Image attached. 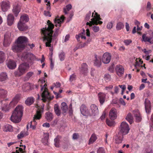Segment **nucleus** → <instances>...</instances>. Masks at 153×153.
<instances>
[{"label":"nucleus","mask_w":153,"mask_h":153,"mask_svg":"<svg viewBox=\"0 0 153 153\" xmlns=\"http://www.w3.org/2000/svg\"><path fill=\"white\" fill-rule=\"evenodd\" d=\"M24 45H20L16 41V44L13 45L12 47V49L13 52H18L21 51L24 49Z\"/></svg>","instance_id":"10"},{"label":"nucleus","mask_w":153,"mask_h":153,"mask_svg":"<svg viewBox=\"0 0 153 153\" xmlns=\"http://www.w3.org/2000/svg\"><path fill=\"white\" fill-rule=\"evenodd\" d=\"M126 119L130 124H131L133 122V117L130 113H128L127 114L126 117Z\"/></svg>","instance_id":"38"},{"label":"nucleus","mask_w":153,"mask_h":153,"mask_svg":"<svg viewBox=\"0 0 153 153\" xmlns=\"http://www.w3.org/2000/svg\"><path fill=\"white\" fill-rule=\"evenodd\" d=\"M35 99L33 97H28L25 101V104L27 105L30 106L33 103Z\"/></svg>","instance_id":"32"},{"label":"nucleus","mask_w":153,"mask_h":153,"mask_svg":"<svg viewBox=\"0 0 153 153\" xmlns=\"http://www.w3.org/2000/svg\"><path fill=\"white\" fill-rule=\"evenodd\" d=\"M120 131L119 132L121 133L123 135H125L128 134L130 130L128 125L125 122L123 121L120 125Z\"/></svg>","instance_id":"6"},{"label":"nucleus","mask_w":153,"mask_h":153,"mask_svg":"<svg viewBox=\"0 0 153 153\" xmlns=\"http://www.w3.org/2000/svg\"><path fill=\"white\" fill-rule=\"evenodd\" d=\"M123 135L119 133L117 134L115 137V142L116 144H119L122 143L123 140Z\"/></svg>","instance_id":"18"},{"label":"nucleus","mask_w":153,"mask_h":153,"mask_svg":"<svg viewBox=\"0 0 153 153\" xmlns=\"http://www.w3.org/2000/svg\"><path fill=\"white\" fill-rule=\"evenodd\" d=\"M89 116H95L99 114L98 107L95 104H92L90 107Z\"/></svg>","instance_id":"9"},{"label":"nucleus","mask_w":153,"mask_h":153,"mask_svg":"<svg viewBox=\"0 0 153 153\" xmlns=\"http://www.w3.org/2000/svg\"><path fill=\"white\" fill-rule=\"evenodd\" d=\"M79 135L77 133H74L73 135V139L74 140H76L79 138Z\"/></svg>","instance_id":"55"},{"label":"nucleus","mask_w":153,"mask_h":153,"mask_svg":"<svg viewBox=\"0 0 153 153\" xmlns=\"http://www.w3.org/2000/svg\"><path fill=\"white\" fill-rule=\"evenodd\" d=\"M65 17L63 16H62L60 18L56 19L55 18L54 20V23L56 24L55 26L56 27L60 26L61 23L63 22L65 19Z\"/></svg>","instance_id":"29"},{"label":"nucleus","mask_w":153,"mask_h":153,"mask_svg":"<svg viewBox=\"0 0 153 153\" xmlns=\"http://www.w3.org/2000/svg\"><path fill=\"white\" fill-rule=\"evenodd\" d=\"M92 29L93 31L95 33L98 32L100 30L99 27L96 26H94L92 27Z\"/></svg>","instance_id":"52"},{"label":"nucleus","mask_w":153,"mask_h":153,"mask_svg":"<svg viewBox=\"0 0 153 153\" xmlns=\"http://www.w3.org/2000/svg\"><path fill=\"white\" fill-rule=\"evenodd\" d=\"M69 113L70 115H72L73 112V110L72 108V103L71 102L68 108Z\"/></svg>","instance_id":"49"},{"label":"nucleus","mask_w":153,"mask_h":153,"mask_svg":"<svg viewBox=\"0 0 153 153\" xmlns=\"http://www.w3.org/2000/svg\"><path fill=\"white\" fill-rule=\"evenodd\" d=\"M8 79V76L6 73L2 72L0 74V82L5 81Z\"/></svg>","instance_id":"31"},{"label":"nucleus","mask_w":153,"mask_h":153,"mask_svg":"<svg viewBox=\"0 0 153 153\" xmlns=\"http://www.w3.org/2000/svg\"><path fill=\"white\" fill-rule=\"evenodd\" d=\"M94 64V66L98 67H100L101 65V58L99 57H97V55H95Z\"/></svg>","instance_id":"27"},{"label":"nucleus","mask_w":153,"mask_h":153,"mask_svg":"<svg viewBox=\"0 0 153 153\" xmlns=\"http://www.w3.org/2000/svg\"><path fill=\"white\" fill-rule=\"evenodd\" d=\"M22 88L23 91L25 92H27L30 90V86L29 84L28 83L25 84L23 86Z\"/></svg>","instance_id":"44"},{"label":"nucleus","mask_w":153,"mask_h":153,"mask_svg":"<svg viewBox=\"0 0 153 153\" xmlns=\"http://www.w3.org/2000/svg\"><path fill=\"white\" fill-rule=\"evenodd\" d=\"M145 108L146 113L149 114L151 111V102L150 101L147 99H145Z\"/></svg>","instance_id":"20"},{"label":"nucleus","mask_w":153,"mask_h":153,"mask_svg":"<svg viewBox=\"0 0 153 153\" xmlns=\"http://www.w3.org/2000/svg\"><path fill=\"white\" fill-rule=\"evenodd\" d=\"M45 118L48 121H51L53 118L52 114L49 112H46L45 113Z\"/></svg>","instance_id":"39"},{"label":"nucleus","mask_w":153,"mask_h":153,"mask_svg":"<svg viewBox=\"0 0 153 153\" xmlns=\"http://www.w3.org/2000/svg\"><path fill=\"white\" fill-rule=\"evenodd\" d=\"M76 78V75L74 74H72V75H71L69 78V81L71 82H72Z\"/></svg>","instance_id":"50"},{"label":"nucleus","mask_w":153,"mask_h":153,"mask_svg":"<svg viewBox=\"0 0 153 153\" xmlns=\"http://www.w3.org/2000/svg\"><path fill=\"white\" fill-rule=\"evenodd\" d=\"M21 10V5L20 3H17L15 4L13 7L12 10L13 13L16 17L17 16Z\"/></svg>","instance_id":"16"},{"label":"nucleus","mask_w":153,"mask_h":153,"mask_svg":"<svg viewBox=\"0 0 153 153\" xmlns=\"http://www.w3.org/2000/svg\"><path fill=\"white\" fill-rule=\"evenodd\" d=\"M3 130L5 131H12L13 130L12 126L9 124H6L4 126Z\"/></svg>","instance_id":"41"},{"label":"nucleus","mask_w":153,"mask_h":153,"mask_svg":"<svg viewBox=\"0 0 153 153\" xmlns=\"http://www.w3.org/2000/svg\"><path fill=\"white\" fill-rule=\"evenodd\" d=\"M59 57L61 61H63L65 58V53L63 52H61L59 54Z\"/></svg>","instance_id":"47"},{"label":"nucleus","mask_w":153,"mask_h":153,"mask_svg":"<svg viewBox=\"0 0 153 153\" xmlns=\"http://www.w3.org/2000/svg\"><path fill=\"white\" fill-rule=\"evenodd\" d=\"M6 56L4 52L0 51V64L3 63L5 60Z\"/></svg>","instance_id":"40"},{"label":"nucleus","mask_w":153,"mask_h":153,"mask_svg":"<svg viewBox=\"0 0 153 153\" xmlns=\"http://www.w3.org/2000/svg\"><path fill=\"white\" fill-rule=\"evenodd\" d=\"M97 139V138L95 134L94 133L93 134L91 135L89 140L88 143V145H90L93 144L95 141Z\"/></svg>","instance_id":"36"},{"label":"nucleus","mask_w":153,"mask_h":153,"mask_svg":"<svg viewBox=\"0 0 153 153\" xmlns=\"http://www.w3.org/2000/svg\"><path fill=\"white\" fill-rule=\"evenodd\" d=\"M7 94V91L3 89L0 88V97L4 98L6 97Z\"/></svg>","instance_id":"42"},{"label":"nucleus","mask_w":153,"mask_h":153,"mask_svg":"<svg viewBox=\"0 0 153 153\" xmlns=\"http://www.w3.org/2000/svg\"><path fill=\"white\" fill-rule=\"evenodd\" d=\"M117 112L116 109L114 108H112L110 111L109 117L110 119L114 120L117 117Z\"/></svg>","instance_id":"21"},{"label":"nucleus","mask_w":153,"mask_h":153,"mask_svg":"<svg viewBox=\"0 0 153 153\" xmlns=\"http://www.w3.org/2000/svg\"><path fill=\"white\" fill-rule=\"evenodd\" d=\"M11 108L7 104H4L2 106V110L3 111L6 112L9 111V110Z\"/></svg>","instance_id":"43"},{"label":"nucleus","mask_w":153,"mask_h":153,"mask_svg":"<svg viewBox=\"0 0 153 153\" xmlns=\"http://www.w3.org/2000/svg\"><path fill=\"white\" fill-rule=\"evenodd\" d=\"M111 58V56L110 53L106 52L103 55L102 62L104 64H108L110 62Z\"/></svg>","instance_id":"11"},{"label":"nucleus","mask_w":153,"mask_h":153,"mask_svg":"<svg viewBox=\"0 0 153 153\" xmlns=\"http://www.w3.org/2000/svg\"><path fill=\"white\" fill-rule=\"evenodd\" d=\"M13 38L11 37V33L8 32L6 33L4 35V39L3 42V45L5 47L9 45Z\"/></svg>","instance_id":"8"},{"label":"nucleus","mask_w":153,"mask_h":153,"mask_svg":"<svg viewBox=\"0 0 153 153\" xmlns=\"http://www.w3.org/2000/svg\"><path fill=\"white\" fill-rule=\"evenodd\" d=\"M44 14L45 16H48L49 17H51V14L50 13V12H49V11H44Z\"/></svg>","instance_id":"56"},{"label":"nucleus","mask_w":153,"mask_h":153,"mask_svg":"<svg viewBox=\"0 0 153 153\" xmlns=\"http://www.w3.org/2000/svg\"><path fill=\"white\" fill-rule=\"evenodd\" d=\"M98 97L101 105H102L105 100L106 94L102 93L100 92L98 94Z\"/></svg>","instance_id":"24"},{"label":"nucleus","mask_w":153,"mask_h":153,"mask_svg":"<svg viewBox=\"0 0 153 153\" xmlns=\"http://www.w3.org/2000/svg\"><path fill=\"white\" fill-rule=\"evenodd\" d=\"M47 86V85L46 84L43 86L42 85H41V90L42 91H43L41 94L42 100L44 102H45L47 100H51L54 97L53 96H51L50 93L48 91L47 88L46 87Z\"/></svg>","instance_id":"5"},{"label":"nucleus","mask_w":153,"mask_h":153,"mask_svg":"<svg viewBox=\"0 0 153 153\" xmlns=\"http://www.w3.org/2000/svg\"><path fill=\"white\" fill-rule=\"evenodd\" d=\"M94 13L93 12L92 13V17H94V18L91 19V23L93 25L102 24V22L100 21V20L101 19L100 17V15H98L97 13L95 12V15L93 16Z\"/></svg>","instance_id":"7"},{"label":"nucleus","mask_w":153,"mask_h":153,"mask_svg":"<svg viewBox=\"0 0 153 153\" xmlns=\"http://www.w3.org/2000/svg\"><path fill=\"white\" fill-rule=\"evenodd\" d=\"M59 28L58 27L56 29V30L55 31L53 35V33H52L51 36V38H52V40H54L56 39H57V37L59 35Z\"/></svg>","instance_id":"35"},{"label":"nucleus","mask_w":153,"mask_h":153,"mask_svg":"<svg viewBox=\"0 0 153 153\" xmlns=\"http://www.w3.org/2000/svg\"><path fill=\"white\" fill-rule=\"evenodd\" d=\"M24 136V134L22 132H21L20 134H19L17 135V137L18 139H20L23 137Z\"/></svg>","instance_id":"60"},{"label":"nucleus","mask_w":153,"mask_h":153,"mask_svg":"<svg viewBox=\"0 0 153 153\" xmlns=\"http://www.w3.org/2000/svg\"><path fill=\"white\" fill-rule=\"evenodd\" d=\"M1 10L3 12L7 11L10 7L9 2L7 1H2L1 3Z\"/></svg>","instance_id":"12"},{"label":"nucleus","mask_w":153,"mask_h":153,"mask_svg":"<svg viewBox=\"0 0 153 153\" xmlns=\"http://www.w3.org/2000/svg\"><path fill=\"white\" fill-rule=\"evenodd\" d=\"M112 26L113 23L111 22L108 23L107 25V28L109 29L111 28L112 27Z\"/></svg>","instance_id":"57"},{"label":"nucleus","mask_w":153,"mask_h":153,"mask_svg":"<svg viewBox=\"0 0 153 153\" xmlns=\"http://www.w3.org/2000/svg\"><path fill=\"white\" fill-rule=\"evenodd\" d=\"M133 114L135 117L136 121L137 122H140L142 120L141 115L137 110L133 111Z\"/></svg>","instance_id":"30"},{"label":"nucleus","mask_w":153,"mask_h":153,"mask_svg":"<svg viewBox=\"0 0 153 153\" xmlns=\"http://www.w3.org/2000/svg\"><path fill=\"white\" fill-rule=\"evenodd\" d=\"M70 38V36L69 34L67 35L65 37L64 42H66L67 41H68Z\"/></svg>","instance_id":"64"},{"label":"nucleus","mask_w":153,"mask_h":153,"mask_svg":"<svg viewBox=\"0 0 153 153\" xmlns=\"http://www.w3.org/2000/svg\"><path fill=\"white\" fill-rule=\"evenodd\" d=\"M91 11H89L88 12V13L86 14V17L85 18V19L86 20H87V21L89 20L90 19L91 15Z\"/></svg>","instance_id":"54"},{"label":"nucleus","mask_w":153,"mask_h":153,"mask_svg":"<svg viewBox=\"0 0 153 153\" xmlns=\"http://www.w3.org/2000/svg\"><path fill=\"white\" fill-rule=\"evenodd\" d=\"M61 109L63 113H65L67 111L68 109V106L65 102H63L62 103Z\"/></svg>","instance_id":"37"},{"label":"nucleus","mask_w":153,"mask_h":153,"mask_svg":"<svg viewBox=\"0 0 153 153\" xmlns=\"http://www.w3.org/2000/svg\"><path fill=\"white\" fill-rule=\"evenodd\" d=\"M124 27V25L123 23L121 22L117 23L116 25V29L119 30L123 29Z\"/></svg>","instance_id":"45"},{"label":"nucleus","mask_w":153,"mask_h":153,"mask_svg":"<svg viewBox=\"0 0 153 153\" xmlns=\"http://www.w3.org/2000/svg\"><path fill=\"white\" fill-rule=\"evenodd\" d=\"M7 67L10 69H15L16 67V64L15 62L11 60H9L7 63Z\"/></svg>","instance_id":"28"},{"label":"nucleus","mask_w":153,"mask_h":153,"mask_svg":"<svg viewBox=\"0 0 153 153\" xmlns=\"http://www.w3.org/2000/svg\"><path fill=\"white\" fill-rule=\"evenodd\" d=\"M23 108V107L21 105H18L16 107L10 117V120L12 121L18 123L21 121Z\"/></svg>","instance_id":"1"},{"label":"nucleus","mask_w":153,"mask_h":153,"mask_svg":"<svg viewBox=\"0 0 153 153\" xmlns=\"http://www.w3.org/2000/svg\"><path fill=\"white\" fill-rule=\"evenodd\" d=\"M142 41H144L145 42H147L151 44L153 43V41H151V39H152V37H148L146 36V34H143L142 35Z\"/></svg>","instance_id":"33"},{"label":"nucleus","mask_w":153,"mask_h":153,"mask_svg":"<svg viewBox=\"0 0 153 153\" xmlns=\"http://www.w3.org/2000/svg\"><path fill=\"white\" fill-rule=\"evenodd\" d=\"M53 85L56 88H59L61 86V84L59 82H57L56 83H54Z\"/></svg>","instance_id":"61"},{"label":"nucleus","mask_w":153,"mask_h":153,"mask_svg":"<svg viewBox=\"0 0 153 153\" xmlns=\"http://www.w3.org/2000/svg\"><path fill=\"white\" fill-rule=\"evenodd\" d=\"M29 20V18L28 15L26 14H25L21 16L19 22L25 24V23L28 21Z\"/></svg>","instance_id":"34"},{"label":"nucleus","mask_w":153,"mask_h":153,"mask_svg":"<svg viewBox=\"0 0 153 153\" xmlns=\"http://www.w3.org/2000/svg\"><path fill=\"white\" fill-rule=\"evenodd\" d=\"M33 74V73L32 72H29L26 74V77L28 78H29Z\"/></svg>","instance_id":"58"},{"label":"nucleus","mask_w":153,"mask_h":153,"mask_svg":"<svg viewBox=\"0 0 153 153\" xmlns=\"http://www.w3.org/2000/svg\"><path fill=\"white\" fill-rule=\"evenodd\" d=\"M14 17L11 14H10L7 16V24L9 26H11L13 23Z\"/></svg>","instance_id":"25"},{"label":"nucleus","mask_w":153,"mask_h":153,"mask_svg":"<svg viewBox=\"0 0 153 153\" xmlns=\"http://www.w3.org/2000/svg\"><path fill=\"white\" fill-rule=\"evenodd\" d=\"M123 42L125 45H128L132 42V41L130 39H125Z\"/></svg>","instance_id":"53"},{"label":"nucleus","mask_w":153,"mask_h":153,"mask_svg":"<svg viewBox=\"0 0 153 153\" xmlns=\"http://www.w3.org/2000/svg\"><path fill=\"white\" fill-rule=\"evenodd\" d=\"M44 107H39L36 111V114L34 115L33 117V121H31L30 125V127L33 129L34 130L36 128V126L37 124V122H36V120L40 119L41 117V114L43 112ZM29 125V124H28Z\"/></svg>","instance_id":"2"},{"label":"nucleus","mask_w":153,"mask_h":153,"mask_svg":"<svg viewBox=\"0 0 153 153\" xmlns=\"http://www.w3.org/2000/svg\"><path fill=\"white\" fill-rule=\"evenodd\" d=\"M20 97L19 95H16L9 103L10 107L12 108L15 106L18 103Z\"/></svg>","instance_id":"17"},{"label":"nucleus","mask_w":153,"mask_h":153,"mask_svg":"<svg viewBox=\"0 0 153 153\" xmlns=\"http://www.w3.org/2000/svg\"><path fill=\"white\" fill-rule=\"evenodd\" d=\"M28 39L26 37L20 36L18 38L16 42L20 45H24V48H25L26 46L25 44L28 42Z\"/></svg>","instance_id":"13"},{"label":"nucleus","mask_w":153,"mask_h":153,"mask_svg":"<svg viewBox=\"0 0 153 153\" xmlns=\"http://www.w3.org/2000/svg\"><path fill=\"white\" fill-rule=\"evenodd\" d=\"M88 72V65L85 63H83L81 65L80 73L84 75H86Z\"/></svg>","instance_id":"23"},{"label":"nucleus","mask_w":153,"mask_h":153,"mask_svg":"<svg viewBox=\"0 0 153 153\" xmlns=\"http://www.w3.org/2000/svg\"><path fill=\"white\" fill-rule=\"evenodd\" d=\"M17 27L21 31L26 30L28 29V27L25 23L20 22L18 23Z\"/></svg>","instance_id":"26"},{"label":"nucleus","mask_w":153,"mask_h":153,"mask_svg":"<svg viewBox=\"0 0 153 153\" xmlns=\"http://www.w3.org/2000/svg\"><path fill=\"white\" fill-rule=\"evenodd\" d=\"M29 64L26 62H24L20 65L18 71L15 72L14 74L16 76H20L24 74L29 68Z\"/></svg>","instance_id":"4"},{"label":"nucleus","mask_w":153,"mask_h":153,"mask_svg":"<svg viewBox=\"0 0 153 153\" xmlns=\"http://www.w3.org/2000/svg\"><path fill=\"white\" fill-rule=\"evenodd\" d=\"M151 4L149 1H148L147 3L146 8L148 11L149 10L151 9Z\"/></svg>","instance_id":"59"},{"label":"nucleus","mask_w":153,"mask_h":153,"mask_svg":"<svg viewBox=\"0 0 153 153\" xmlns=\"http://www.w3.org/2000/svg\"><path fill=\"white\" fill-rule=\"evenodd\" d=\"M51 36H48V41H45V36H43V42L45 44V46L47 47H50L49 50L51 52H53V47L51 46V43L52 42V38H51Z\"/></svg>","instance_id":"15"},{"label":"nucleus","mask_w":153,"mask_h":153,"mask_svg":"<svg viewBox=\"0 0 153 153\" xmlns=\"http://www.w3.org/2000/svg\"><path fill=\"white\" fill-rule=\"evenodd\" d=\"M80 111L81 113L83 116H88L90 115L89 111L85 105L82 104L81 105L80 107Z\"/></svg>","instance_id":"14"},{"label":"nucleus","mask_w":153,"mask_h":153,"mask_svg":"<svg viewBox=\"0 0 153 153\" xmlns=\"http://www.w3.org/2000/svg\"><path fill=\"white\" fill-rule=\"evenodd\" d=\"M97 153H105V150L103 147H100L97 151Z\"/></svg>","instance_id":"51"},{"label":"nucleus","mask_w":153,"mask_h":153,"mask_svg":"<svg viewBox=\"0 0 153 153\" xmlns=\"http://www.w3.org/2000/svg\"><path fill=\"white\" fill-rule=\"evenodd\" d=\"M54 110L56 114L58 116L60 114V111L59 108L57 105L55 104L54 106Z\"/></svg>","instance_id":"46"},{"label":"nucleus","mask_w":153,"mask_h":153,"mask_svg":"<svg viewBox=\"0 0 153 153\" xmlns=\"http://www.w3.org/2000/svg\"><path fill=\"white\" fill-rule=\"evenodd\" d=\"M72 8V6L71 4H69L66 5V9L68 11H69Z\"/></svg>","instance_id":"63"},{"label":"nucleus","mask_w":153,"mask_h":153,"mask_svg":"<svg viewBox=\"0 0 153 153\" xmlns=\"http://www.w3.org/2000/svg\"><path fill=\"white\" fill-rule=\"evenodd\" d=\"M25 58L27 59V61L30 64H33V62L35 59V56L32 53H30L27 54L25 56Z\"/></svg>","instance_id":"19"},{"label":"nucleus","mask_w":153,"mask_h":153,"mask_svg":"<svg viewBox=\"0 0 153 153\" xmlns=\"http://www.w3.org/2000/svg\"><path fill=\"white\" fill-rule=\"evenodd\" d=\"M106 121L107 125L109 126H114L115 125V123L114 121H111L107 119H106Z\"/></svg>","instance_id":"48"},{"label":"nucleus","mask_w":153,"mask_h":153,"mask_svg":"<svg viewBox=\"0 0 153 153\" xmlns=\"http://www.w3.org/2000/svg\"><path fill=\"white\" fill-rule=\"evenodd\" d=\"M117 74L119 76H122L124 74V69L123 66L120 65H117L116 68Z\"/></svg>","instance_id":"22"},{"label":"nucleus","mask_w":153,"mask_h":153,"mask_svg":"<svg viewBox=\"0 0 153 153\" xmlns=\"http://www.w3.org/2000/svg\"><path fill=\"white\" fill-rule=\"evenodd\" d=\"M48 27L47 28H43L41 30L42 33L45 36V41H48V36H51L52 33L53 32V29L54 27V25L48 20L47 21Z\"/></svg>","instance_id":"3"},{"label":"nucleus","mask_w":153,"mask_h":153,"mask_svg":"<svg viewBox=\"0 0 153 153\" xmlns=\"http://www.w3.org/2000/svg\"><path fill=\"white\" fill-rule=\"evenodd\" d=\"M104 77L106 80H109L111 78V76L108 74H107L105 75Z\"/></svg>","instance_id":"62"}]
</instances>
